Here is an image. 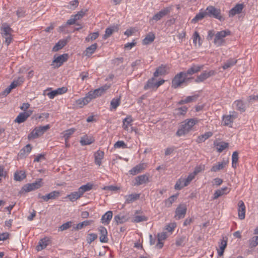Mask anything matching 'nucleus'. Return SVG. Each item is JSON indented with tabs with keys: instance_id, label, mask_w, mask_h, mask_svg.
Here are the masks:
<instances>
[{
	"instance_id": "37998d69",
	"label": "nucleus",
	"mask_w": 258,
	"mask_h": 258,
	"mask_svg": "<svg viewBox=\"0 0 258 258\" xmlns=\"http://www.w3.org/2000/svg\"><path fill=\"white\" fill-rule=\"evenodd\" d=\"M24 81V79L22 77H19L17 80H14L9 87L12 89H13L15 88H16L17 86H20L21 85Z\"/></svg>"
},
{
	"instance_id": "aec40b11",
	"label": "nucleus",
	"mask_w": 258,
	"mask_h": 258,
	"mask_svg": "<svg viewBox=\"0 0 258 258\" xmlns=\"http://www.w3.org/2000/svg\"><path fill=\"white\" fill-rule=\"evenodd\" d=\"M98 231L100 234V241L102 243H106L108 240L107 237V231L106 228L103 226L98 227Z\"/></svg>"
},
{
	"instance_id": "0eeeda50",
	"label": "nucleus",
	"mask_w": 258,
	"mask_h": 258,
	"mask_svg": "<svg viewBox=\"0 0 258 258\" xmlns=\"http://www.w3.org/2000/svg\"><path fill=\"white\" fill-rule=\"evenodd\" d=\"M49 128L50 125L49 124L36 127L28 135V138L36 139L44 134Z\"/></svg>"
},
{
	"instance_id": "0e129e2a",
	"label": "nucleus",
	"mask_w": 258,
	"mask_h": 258,
	"mask_svg": "<svg viewBox=\"0 0 258 258\" xmlns=\"http://www.w3.org/2000/svg\"><path fill=\"white\" fill-rule=\"evenodd\" d=\"M147 220V217L144 215H137L135 216L133 221L136 223H139L143 221H146Z\"/></svg>"
},
{
	"instance_id": "7c9ffc66",
	"label": "nucleus",
	"mask_w": 258,
	"mask_h": 258,
	"mask_svg": "<svg viewBox=\"0 0 258 258\" xmlns=\"http://www.w3.org/2000/svg\"><path fill=\"white\" fill-rule=\"evenodd\" d=\"M104 152L98 150L94 153L95 163L98 166H100L102 163V159L104 157Z\"/></svg>"
},
{
	"instance_id": "4d7b16f0",
	"label": "nucleus",
	"mask_w": 258,
	"mask_h": 258,
	"mask_svg": "<svg viewBox=\"0 0 258 258\" xmlns=\"http://www.w3.org/2000/svg\"><path fill=\"white\" fill-rule=\"evenodd\" d=\"M258 245V236H253L249 240V245L250 248L256 247Z\"/></svg>"
},
{
	"instance_id": "4468645a",
	"label": "nucleus",
	"mask_w": 258,
	"mask_h": 258,
	"mask_svg": "<svg viewBox=\"0 0 258 258\" xmlns=\"http://www.w3.org/2000/svg\"><path fill=\"white\" fill-rule=\"evenodd\" d=\"M237 117V113L235 111H233L229 115H224L222 118L223 124L225 126L230 125Z\"/></svg>"
},
{
	"instance_id": "72a5a7b5",
	"label": "nucleus",
	"mask_w": 258,
	"mask_h": 258,
	"mask_svg": "<svg viewBox=\"0 0 258 258\" xmlns=\"http://www.w3.org/2000/svg\"><path fill=\"white\" fill-rule=\"evenodd\" d=\"M233 107L236 110L240 112H244L245 110V107L243 102L241 100H236L234 101Z\"/></svg>"
},
{
	"instance_id": "c03bdc74",
	"label": "nucleus",
	"mask_w": 258,
	"mask_h": 258,
	"mask_svg": "<svg viewBox=\"0 0 258 258\" xmlns=\"http://www.w3.org/2000/svg\"><path fill=\"white\" fill-rule=\"evenodd\" d=\"M188 240V238L185 236H182L177 238L175 244L177 246H183Z\"/></svg>"
},
{
	"instance_id": "f8f14e48",
	"label": "nucleus",
	"mask_w": 258,
	"mask_h": 258,
	"mask_svg": "<svg viewBox=\"0 0 258 258\" xmlns=\"http://www.w3.org/2000/svg\"><path fill=\"white\" fill-rule=\"evenodd\" d=\"M171 10V9L170 7H166L162 9L158 13L154 15L152 19L150 20V22L153 20H155V21L160 20L162 18L170 13Z\"/></svg>"
},
{
	"instance_id": "6e6d98bb",
	"label": "nucleus",
	"mask_w": 258,
	"mask_h": 258,
	"mask_svg": "<svg viewBox=\"0 0 258 258\" xmlns=\"http://www.w3.org/2000/svg\"><path fill=\"white\" fill-rule=\"evenodd\" d=\"M193 37V43L196 45L197 43V41H198L199 45L201 46L202 45V41L201 38L197 31H195L192 36Z\"/></svg>"
},
{
	"instance_id": "09e8293b",
	"label": "nucleus",
	"mask_w": 258,
	"mask_h": 258,
	"mask_svg": "<svg viewBox=\"0 0 258 258\" xmlns=\"http://www.w3.org/2000/svg\"><path fill=\"white\" fill-rule=\"evenodd\" d=\"M93 223V221L92 220H85V221H83L82 222H80V223H78L76 225V227L75 228V229L76 230H79L80 229H81L82 228H83L85 226L90 225Z\"/></svg>"
},
{
	"instance_id": "20e7f679",
	"label": "nucleus",
	"mask_w": 258,
	"mask_h": 258,
	"mask_svg": "<svg viewBox=\"0 0 258 258\" xmlns=\"http://www.w3.org/2000/svg\"><path fill=\"white\" fill-rule=\"evenodd\" d=\"M1 34L3 38L5 39V43L7 46H9L12 42L13 38L12 33L13 29L7 23L2 24L1 27Z\"/></svg>"
},
{
	"instance_id": "1a4fd4ad",
	"label": "nucleus",
	"mask_w": 258,
	"mask_h": 258,
	"mask_svg": "<svg viewBox=\"0 0 258 258\" xmlns=\"http://www.w3.org/2000/svg\"><path fill=\"white\" fill-rule=\"evenodd\" d=\"M216 74V72L214 70L204 71L197 77L195 82L197 83L203 82L210 77L214 76Z\"/></svg>"
},
{
	"instance_id": "a211bd4d",
	"label": "nucleus",
	"mask_w": 258,
	"mask_h": 258,
	"mask_svg": "<svg viewBox=\"0 0 258 258\" xmlns=\"http://www.w3.org/2000/svg\"><path fill=\"white\" fill-rule=\"evenodd\" d=\"M169 69L167 65L162 64L156 69L154 73V77H158L159 76L165 75L168 73L167 71Z\"/></svg>"
},
{
	"instance_id": "f03ea898",
	"label": "nucleus",
	"mask_w": 258,
	"mask_h": 258,
	"mask_svg": "<svg viewBox=\"0 0 258 258\" xmlns=\"http://www.w3.org/2000/svg\"><path fill=\"white\" fill-rule=\"evenodd\" d=\"M197 123L198 120L196 118L186 119L184 121L182 122L181 127L177 130L176 133V135L180 137L187 134Z\"/></svg>"
},
{
	"instance_id": "9b49d317",
	"label": "nucleus",
	"mask_w": 258,
	"mask_h": 258,
	"mask_svg": "<svg viewBox=\"0 0 258 258\" xmlns=\"http://www.w3.org/2000/svg\"><path fill=\"white\" fill-rule=\"evenodd\" d=\"M187 207L185 204H179L175 210V218L176 220L183 218L186 213Z\"/></svg>"
},
{
	"instance_id": "a18cd8bd",
	"label": "nucleus",
	"mask_w": 258,
	"mask_h": 258,
	"mask_svg": "<svg viewBox=\"0 0 258 258\" xmlns=\"http://www.w3.org/2000/svg\"><path fill=\"white\" fill-rule=\"evenodd\" d=\"M89 98L87 97H84L83 98H80L76 100V104L79 107H82L84 105L89 103Z\"/></svg>"
},
{
	"instance_id": "2f4dec72",
	"label": "nucleus",
	"mask_w": 258,
	"mask_h": 258,
	"mask_svg": "<svg viewBox=\"0 0 258 258\" xmlns=\"http://www.w3.org/2000/svg\"><path fill=\"white\" fill-rule=\"evenodd\" d=\"M166 233L165 232H161L158 234V242L156 244V247L160 249L163 246V242H162L166 238Z\"/></svg>"
},
{
	"instance_id": "58836bf2",
	"label": "nucleus",
	"mask_w": 258,
	"mask_h": 258,
	"mask_svg": "<svg viewBox=\"0 0 258 258\" xmlns=\"http://www.w3.org/2000/svg\"><path fill=\"white\" fill-rule=\"evenodd\" d=\"M97 47V43H94L88 47L85 51V55L87 56H91L96 50Z\"/></svg>"
},
{
	"instance_id": "79ce46f5",
	"label": "nucleus",
	"mask_w": 258,
	"mask_h": 258,
	"mask_svg": "<svg viewBox=\"0 0 258 258\" xmlns=\"http://www.w3.org/2000/svg\"><path fill=\"white\" fill-rule=\"evenodd\" d=\"M120 98H114L110 102V110H115L117 107L120 105Z\"/></svg>"
},
{
	"instance_id": "39448f33",
	"label": "nucleus",
	"mask_w": 258,
	"mask_h": 258,
	"mask_svg": "<svg viewBox=\"0 0 258 258\" xmlns=\"http://www.w3.org/2000/svg\"><path fill=\"white\" fill-rule=\"evenodd\" d=\"M205 11L207 16L217 19L220 21L224 20V18L221 15L220 9H217L214 6H208Z\"/></svg>"
},
{
	"instance_id": "f704fd0d",
	"label": "nucleus",
	"mask_w": 258,
	"mask_h": 258,
	"mask_svg": "<svg viewBox=\"0 0 258 258\" xmlns=\"http://www.w3.org/2000/svg\"><path fill=\"white\" fill-rule=\"evenodd\" d=\"M155 36L153 32L148 33L145 38L143 40V44L144 45H148L152 43L155 39Z\"/></svg>"
},
{
	"instance_id": "f3484780",
	"label": "nucleus",
	"mask_w": 258,
	"mask_h": 258,
	"mask_svg": "<svg viewBox=\"0 0 258 258\" xmlns=\"http://www.w3.org/2000/svg\"><path fill=\"white\" fill-rule=\"evenodd\" d=\"M204 65H196L192 64L191 67L185 72L187 77L188 75H192L199 72L201 70L203 69Z\"/></svg>"
},
{
	"instance_id": "8fccbe9b",
	"label": "nucleus",
	"mask_w": 258,
	"mask_h": 258,
	"mask_svg": "<svg viewBox=\"0 0 258 258\" xmlns=\"http://www.w3.org/2000/svg\"><path fill=\"white\" fill-rule=\"evenodd\" d=\"M76 131V129L74 128H71L70 129H68L67 130H66L63 133V137L64 138L65 142L67 143V141L69 140V138H70L71 136Z\"/></svg>"
},
{
	"instance_id": "423d86ee",
	"label": "nucleus",
	"mask_w": 258,
	"mask_h": 258,
	"mask_svg": "<svg viewBox=\"0 0 258 258\" xmlns=\"http://www.w3.org/2000/svg\"><path fill=\"white\" fill-rule=\"evenodd\" d=\"M231 34L230 31L229 30H222L218 32L215 35V38L214 39V43L217 46H220L225 43L224 38L230 35Z\"/></svg>"
},
{
	"instance_id": "c9c22d12",
	"label": "nucleus",
	"mask_w": 258,
	"mask_h": 258,
	"mask_svg": "<svg viewBox=\"0 0 258 258\" xmlns=\"http://www.w3.org/2000/svg\"><path fill=\"white\" fill-rule=\"evenodd\" d=\"M237 60L234 58L228 59L223 65L222 68L226 70L234 66L237 63Z\"/></svg>"
},
{
	"instance_id": "9d476101",
	"label": "nucleus",
	"mask_w": 258,
	"mask_h": 258,
	"mask_svg": "<svg viewBox=\"0 0 258 258\" xmlns=\"http://www.w3.org/2000/svg\"><path fill=\"white\" fill-rule=\"evenodd\" d=\"M41 182L40 180L35 181L32 183H27L22 187L20 192L21 194L23 193L24 192H28L38 189L41 186Z\"/></svg>"
},
{
	"instance_id": "412c9836",
	"label": "nucleus",
	"mask_w": 258,
	"mask_h": 258,
	"mask_svg": "<svg viewBox=\"0 0 258 258\" xmlns=\"http://www.w3.org/2000/svg\"><path fill=\"white\" fill-rule=\"evenodd\" d=\"M67 91V88L66 87L59 88L55 90H52L47 93V95L50 99H53L56 96L59 94H62Z\"/></svg>"
},
{
	"instance_id": "69168bd1",
	"label": "nucleus",
	"mask_w": 258,
	"mask_h": 258,
	"mask_svg": "<svg viewBox=\"0 0 258 258\" xmlns=\"http://www.w3.org/2000/svg\"><path fill=\"white\" fill-rule=\"evenodd\" d=\"M196 176V175L194 172L190 173L187 178H184L185 183L184 185H189L191 181L195 178Z\"/></svg>"
},
{
	"instance_id": "e2e57ef3",
	"label": "nucleus",
	"mask_w": 258,
	"mask_h": 258,
	"mask_svg": "<svg viewBox=\"0 0 258 258\" xmlns=\"http://www.w3.org/2000/svg\"><path fill=\"white\" fill-rule=\"evenodd\" d=\"M49 114L48 113H43L40 114H35L33 116V119L38 120L42 119L43 118H48L49 117Z\"/></svg>"
},
{
	"instance_id": "dca6fc26",
	"label": "nucleus",
	"mask_w": 258,
	"mask_h": 258,
	"mask_svg": "<svg viewBox=\"0 0 258 258\" xmlns=\"http://www.w3.org/2000/svg\"><path fill=\"white\" fill-rule=\"evenodd\" d=\"M68 58V54H63L56 57L52 61L51 66L54 65V63H56V67L58 68L60 67L64 62L67 60Z\"/></svg>"
},
{
	"instance_id": "6ab92c4d",
	"label": "nucleus",
	"mask_w": 258,
	"mask_h": 258,
	"mask_svg": "<svg viewBox=\"0 0 258 258\" xmlns=\"http://www.w3.org/2000/svg\"><path fill=\"white\" fill-rule=\"evenodd\" d=\"M228 163V160L223 159L221 162H219L216 164H214L211 168L212 172H217L220 170L224 169Z\"/></svg>"
},
{
	"instance_id": "052dcab7",
	"label": "nucleus",
	"mask_w": 258,
	"mask_h": 258,
	"mask_svg": "<svg viewBox=\"0 0 258 258\" xmlns=\"http://www.w3.org/2000/svg\"><path fill=\"white\" fill-rule=\"evenodd\" d=\"M228 147V144L227 143L225 142H221L217 145V151L221 153L222 152L224 149L227 148Z\"/></svg>"
},
{
	"instance_id": "b1692460",
	"label": "nucleus",
	"mask_w": 258,
	"mask_h": 258,
	"mask_svg": "<svg viewBox=\"0 0 258 258\" xmlns=\"http://www.w3.org/2000/svg\"><path fill=\"white\" fill-rule=\"evenodd\" d=\"M244 8V5L242 4H237L235 7H234L232 9H231L229 12V15L230 17H233L236 14H239L241 13L243 9Z\"/></svg>"
},
{
	"instance_id": "13d9d810",
	"label": "nucleus",
	"mask_w": 258,
	"mask_h": 258,
	"mask_svg": "<svg viewBox=\"0 0 258 258\" xmlns=\"http://www.w3.org/2000/svg\"><path fill=\"white\" fill-rule=\"evenodd\" d=\"M238 160V153L237 152L235 151L233 153L232 155V166L235 168L236 164Z\"/></svg>"
},
{
	"instance_id": "680f3d73",
	"label": "nucleus",
	"mask_w": 258,
	"mask_h": 258,
	"mask_svg": "<svg viewBox=\"0 0 258 258\" xmlns=\"http://www.w3.org/2000/svg\"><path fill=\"white\" fill-rule=\"evenodd\" d=\"M98 237V235L95 233H89L87 237V242L88 244H91L93 241L96 240Z\"/></svg>"
},
{
	"instance_id": "3c124183",
	"label": "nucleus",
	"mask_w": 258,
	"mask_h": 258,
	"mask_svg": "<svg viewBox=\"0 0 258 258\" xmlns=\"http://www.w3.org/2000/svg\"><path fill=\"white\" fill-rule=\"evenodd\" d=\"M26 177L25 172L23 171H17L15 173L14 179L16 181H22Z\"/></svg>"
},
{
	"instance_id": "774afa93",
	"label": "nucleus",
	"mask_w": 258,
	"mask_h": 258,
	"mask_svg": "<svg viewBox=\"0 0 258 258\" xmlns=\"http://www.w3.org/2000/svg\"><path fill=\"white\" fill-rule=\"evenodd\" d=\"M114 147L115 148H126L127 145L123 141H118L116 142L114 145Z\"/></svg>"
},
{
	"instance_id": "a19ab883",
	"label": "nucleus",
	"mask_w": 258,
	"mask_h": 258,
	"mask_svg": "<svg viewBox=\"0 0 258 258\" xmlns=\"http://www.w3.org/2000/svg\"><path fill=\"white\" fill-rule=\"evenodd\" d=\"M114 220L115 221L116 224L118 225L125 222L127 220V218L126 216L123 215H117L114 216Z\"/></svg>"
},
{
	"instance_id": "a878e982",
	"label": "nucleus",
	"mask_w": 258,
	"mask_h": 258,
	"mask_svg": "<svg viewBox=\"0 0 258 258\" xmlns=\"http://www.w3.org/2000/svg\"><path fill=\"white\" fill-rule=\"evenodd\" d=\"M149 181V177L146 174L138 176L135 178V185H140Z\"/></svg>"
},
{
	"instance_id": "ddd939ff",
	"label": "nucleus",
	"mask_w": 258,
	"mask_h": 258,
	"mask_svg": "<svg viewBox=\"0 0 258 258\" xmlns=\"http://www.w3.org/2000/svg\"><path fill=\"white\" fill-rule=\"evenodd\" d=\"M60 192L57 190H54L50 193L42 196L40 194H38V198L42 199L44 201L47 202L49 200H55L56 199L60 196Z\"/></svg>"
},
{
	"instance_id": "473e14b6",
	"label": "nucleus",
	"mask_w": 258,
	"mask_h": 258,
	"mask_svg": "<svg viewBox=\"0 0 258 258\" xmlns=\"http://www.w3.org/2000/svg\"><path fill=\"white\" fill-rule=\"evenodd\" d=\"M133 121L132 117L131 115H128L122 120V128L125 130L128 131L130 126L132 125V122Z\"/></svg>"
},
{
	"instance_id": "2eb2a0df",
	"label": "nucleus",
	"mask_w": 258,
	"mask_h": 258,
	"mask_svg": "<svg viewBox=\"0 0 258 258\" xmlns=\"http://www.w3.org/2000/svg\"><path fill=\"white\" fill-rule=\"evenodd\" d=\"M147 167V164L146 163H141L134 167H133L132 169L129 171V173L133 175H135L140 172H141L143 170L145 169Z\"/></svg>"
},
{
	"instance_id": "49530a36",
	"label": "nucleus",
	"mask_w": 258,
	"mask_h": 258,
	"mask_svg": "<svg viewBox=\"0 0 258 258\" xmlns=\"http://www.w3.org/2000/svg\"><path fill=\"white\" fill-rule=\"evenodd\" d=\"M94 141V139L89 138L87 136H83L81 138L80 143L82 145H90Z\"/></svg>"
},
{
	"instance_id": "ea45409f",
	"label": "nucleus",
	"mask_w": 258,
	"mask_h": 258,
	"mask_svg": "<svg viewBox=\"0 0 258 258\" xmlns=\"http://www.w3.org/2000/svg\"><path fill=\"white\" fill-rule=\"evenodd\" d=\"M184 184H185L184 178L180 177L177 180L174 185V188L176 190H180L184 187L187 186V185H184Z\"/></svg>"
},
{
	"instance_id": "864d4df0",
	"label": "nucleus",
	"mask_w": 258,
	"mask_h": 258,
	"mask_svg": "<svg viewBox=\"0 0 258 258\" xmlns=\"http://www.w3.org/2000/svg\"><path fill=\"white\" fill-rule=\"evenodd\" d=\"M66 45V41L60 40L53 46L52 50L53 51H57Z\"/></svg>"
},
{
	"instance_id": "c85d7f7f",
	"label": "nucleus",
	"mask_w": 258,
	"mask_h": 258,
	"mask_svg": "<svg viewBox=\"0 0 258 258\" xmlns=\"http://www.w3.org/2000/svg\"><path fill=\"white\" fill-rule=\"evenodd\" d=\"M140 194H132L124 196L125 204L132 203L140 198Z\"/></svg>"
},
{
	"instance_id": "f257e3e1",
	"label": "nucleus",
	"mask_w": 258,
	"mask_h": 258,
	"mask_svg": "<svg viewBox=\"0 0 258 258\" xmlns=\"http://www.w3.org/2000/svg\"><path fill=\"white\" fill-rule=\"evenodd\" d=\"M92 187L93 185L89 183L83 185L79 188L78 191L72 192L70 195H68L66 198L69 199L71 202H75L80 198L85 192L92 189Z\"/></svg>"
},
{
	"instance_id": "5fc2aeb1",
	"label": "nucleus",
	"mask_w": 258,
	"mask_h": 258,
	"mask_svg": "<svg viewBox=\"0 0 258 258\" xmlns=\"http://www.w3.org/2000/svg\"><path fill=\"white\" fill-rule=\"evenodd\" d=\"M49 240L47 238L41 239L39 242V244L37 246V250L43 249L45 248L48 244Z\"/></svg>"
},
{
	"instance_id": "e433bc0d",
	"label": "nucleus",
	"mask_w": 258,
	"mask_h": 258,
	"mask_svg": "<svg viewBox=\"0 0 258 258\" xmlns=\"http://www.w3.org/2000/svg\"><path fill=\"white\" fill-rule=\"evenodd\" d=\"M117 30L118 28L116 26H112L106 28L103 38L104 39H106L107 38L110 37L114 31H117Z\"/></svg>"
},
{
	"instance_id": "5701e85b",
	"label": "nucleus",
	"mask_w": 258,
	"mask_h": 258,
	"mask_svg": "<svg viewBox=\"0 0 258 258\" xmlns=\"http://www.w3.org/2000/svg\"><path fill=\"white\" fill-rule=\"evenodd\" d=\"M238 215L240 220L245 218V206L242 201H239L238 203Z\"/></svg>"
},
{
	"instance_id": "4be33fe9",
	"label": "nucleus",
	"mask_w": 258,
	"mask_h": 258,
	"mask_svg": "<svg viewBox=\"0 0 258 258\" xmlns=\"http://www.w3.org/2000/svg\"><path fill=\"white\" fill-rule=\"evenodd\" d=\"M31 112L32 111H27L20 113L16 118L15 119V122L18 123L24 122L26 120L28 117L30 116Z\"/></svg>"
},
{
	"instance_id": "393cba45",
	"label": "nucleus",
	"mask_w": 258,
	"mask_h": 258,
	"mask_svg": "<svg viewBox=\"0 0 258 258\" xmlns=\"http://www.w3.org/2000/svg\"><path fill=\"white\" fill-rule=\"evenodd\" d=\"M227 245V238L223 237L221 242L219 243V249H218V254L219 256H221L223 255L225 248Z\"/></svg>"
},
{
	"instance_id": "7ed1b4c3",
	"label": "nucleus",
	"mask_w": 258,
	"mask_h": 258,
	"mask_svg": "<svg viewBox=\"0 0 258 258\" xmlns=\"http://www.w3.org/2000/svg\"><path fill=\"white\" fill-rule=\"evenodd\" d=\"M192 77H187L184 71L180 72L177 73L172 80L171 87L176 89L181 87V86L187 82Z\"/></svg>"
},
{
	"instance_id": "de8ad7c7",
	"label": "nucleus",
	"mask_w": 258,
	"mask_h": 258,
	"mask_svg": "<svg viewBox=\"0 0 258 258\" xmlns=\"http://www.w3.org/2000/svg\"><path fill=\"white\" fill-rule=\"evenodd\" d=\"M178 195H173L164 201L165 207L169 208L177 198Z\"/></svg>"
},
{
	"instance_id": "4c0bfd02",
	"label": "nucleus",
	"mask_w": 258,
	"mask_h": 258,
	"mask_svg": "<svg viewBox=\"0 0 258 258\" xmlns=\"http://www.w3.org/2000/svg\"><path fill=\"white\" fill-rule=\"evenodd\" d=\"M213 135V133L211 132H206L205 134L201 135V136H199L196 142L198 143H201L208 139H209L210 137H211Z\"/></svg>"
},
{
	"instance_id": "603ef678",
	"label": "nucleus",
	"mask_w": 258,
	"mask_h": 258,
	"mask_svg": "<svg viewBox=\"0 0 258 258\" xmlns=\"http://www.w3.org/2000/svg\"><path fill=\"white\" fill-rule=\"evenodd\" d=\"M205 17H207L206 11L200 12L191 20V22L195 23L198 21L202 20Z\"/></svg>"
},
{
	"instance_id": "bf43d9fd",
	"label": "nucleus",
	"mask_w": 258,
	"mask_h": 258,
	"mask_svg": "<svg viewBox=\"0 0 258 258\" xmlns=\"http://www.w3.org/2000/svg\"><path fill=\"white\" fill-rule=\"evenodd\" d=\"M99 36V33L98 32L91 33L86 38L85 40L87 42L92 41L97 39Z\"/></svg>"
},
{
	"instance_id": "338daca9",
	"label": "nucleus",
	"mask_w": 258,
	"mask_h": 258,
	"mask_svg": "<svg viewBox=\"0 0 258 258\" xmlns=\"http://www.w3.org/2000/svg\"><path fill=\"white\" fill-rule=\"evenodd\" d=\"M196 176V175L194 172L190 173L187 178H184L185 183L184 185H189L191 181L195 178Z\"/></svg>"
},
{
	"instance_id": "bb28decb",
	"label": "nucleus",
	"mask_w": 258,
	"mask_h": 258,
	"mask_svg": "<svg viewBox=\"0 0 258 258\" xmlns=\"http://www.w3.org/2000/svg\"><path fill=\"white\" fill-rule=\"evenodd\" d=\"M109 87V85L105 84L98 89H95L92 91V94H94L95 97L97 98L104 94Z\"/></svg>"
},
{
	"instance_id": "c756f323",
	"label": "nucleus",
	"mask_w": 258,
	"mask_h": 258,
	"mask_svg": "<svg viewBox=\"0 0 258 258\" xmlns=\"http://www.w3.org/2000/svg\"><path fill=\"white\" fill-rule=\"evenodd\" d=\"M113 214L111 211L106 212L101 217V222L104 224H108L112 218Z\"/></svg>"
},
{
	"instance_id": "6e6552de",
	"label": "nucleus",
	"mask_w": 258,
	"mask_h": 258,
	"mask_svg": "<svg viewBox=\"0 0 258 258\" xmlns=\"http://www.w3.org/2000/svg\"><path fill=\"white\" fill-rule=\"evenodd\" d=\"M155 77H152L148 80L147 83L144 87V90H147L151 89L152 90H156L160 86L162 85L165 82L164 80H161L158 82H155Z\"/></svg>"
},
{
	"instance_id": "cd10ccee",
	"label": "nucleus",
	"mask_w": 258,
	"mask_h": 258,
	"mask_svg": "<svg viewBox=\"0 0 258 258\" xmlns=\"http://www.w3.org/2000/svg\"><path fill=\"white\" fill-rule=\"evenodd\" d=\"M230 190V188L227 187H224L220 189L216 190L214 194L213 199H217L220 196L229 193Z\"/></svg>"
}]
</instances>
